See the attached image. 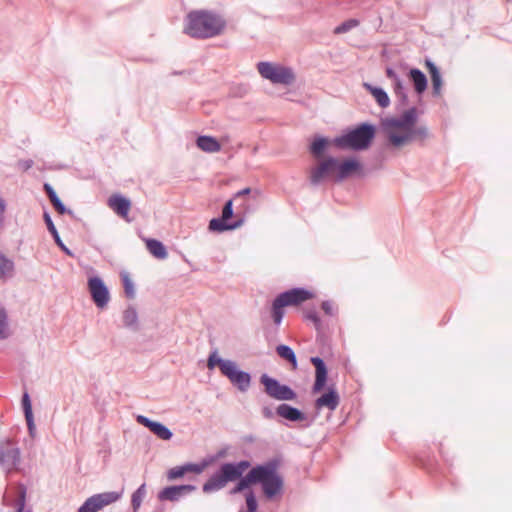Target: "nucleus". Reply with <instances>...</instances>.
I'll return each instance as SVG.
<instances>
[{
	"label": "nucleus",
	"instance_id": "nucleus-13",
	"mask_svg": "<svg viewBox=\"0 0 512 512\" xmlns=\"http://www.w3.org/2000/svg\"><path fill=\"white\" fill-rule=\"evenodd\" d=\"M314 296V293L309 290L303 288H294L281 293L277 299L279 304L282 303L286 307L299 305L307 300L314 298Z\"/></svg>",
	"mask_w": 512,
	"mask_h": 512
},
{
	"label": "nucleus",
	"instance_id": "nucleus-29",
	"mask_svg": "<svg viewBox=\"0 0 512 512\" xmlns=\"http://www.w3.org/2000/svg\"><path fill=\"white\" fill-rule=\"evenodd\" d=\"M147 250L157 259H165L167 257V250L165 246L158 240L146 239Z\"/></svg>",
	"mask_w": 512,
	"mask_h": 512
},
{
	"label": "nucleus",
	"instance_id": "nucleus-43",
	"mask_svg": "<svg viewBox=\"0 0 512 512\" xmlns=\"http://www.w3.org/2000/svg\"><path fill=\"white\" fill-rule=\"evenodd\" d=\"M22 407L25 417L33 416L32 404L28 393H24L22 397Z\"/></svg>",
	"mask_w": 512,
	"mask_h": 512
},
{
	"label": "nucleus",
	"instance_id": "nucleus-20",
	"mask_svg": "<svg viewBox=\"0 0 512 512\" xmlns=\"http://www.w3.org/2000/svg\"><path fill=\"white\" fill-rule=\"evenodd\" d=\"M408 78L412 82L417 94H422L427 88V77L417 68H411L408 72Z\"/></svg>",
	"mask_w": 512,
	"mask_h": 512
},
{
	"label": "nucleus",
	"instance_id": "nucleus-41",
	"mask_svg": "<svg viewBox=\"0 0 512 512\" xmlns=\"http://www.w3.org/2000/svg\"><path fill=\"white\" fill-rule=\"evenodd\" d=\"M358 24H359L358 20H356V19H349V20L343 22L342 24H340L339 26H337L334 29V33L335 34L346 33L348 31H350L351 29L357 27Z\"/></svg>",
	"mask_w": 512,
	"mask_h": 512
},
{
	"label": "nucleus",
	"instance_id": "nucleus-6",
	"mask_svg": "<svg viewBox=\"0 0 512 512\" xmlns=\"http://www.w3.org/2000/svg\"><path fill=\"white\" fill-rule=\"evenodd\" d=\"M256 476V483L262 485L264 495L273 499L281 495L283 490V479L277 473L273 465H261L253 468V475Z\"/></svg>",
	"mask_w": 512,
	"mask_h": 512
},
{
	"label": "nucleus",
	"instance_id": "nucleus-38",
	"mask_svg": "<svg viewBox=\"0 0 512 512\" xmlns=\"http://www.w3.org/2000/svg\"><path fill=\"white\" fill-rule=\"evenodd\" d=\"M253 475V468L248 472V474L243 477L236 487L233 489L232 493H238L249 487L251 484L256 483V476Z\"/></svg>",
	"mask_w": 512,
	"mask_h": 512
},
{
	"label": "nucleus",
	"instance_id": "nucleus-50",
	"mask_svg": "<svg viewBox=\"0 0 512 512\" xmlns=\"http://www.w3.org/2000/svg\"><path fill=\"white\" fill-rule=\"evenodd\" d=\"M249 193H250V188H245V189H243V190L239 191V192L236 194V196H237V197H238V196H243V195H247V194H249Z\"/></svg>",
	"mask_w": 512,
	"mask_h": 512
},
{
	"label": "nucleus",
	"instance_id": "nucleus-15",
	"mask_svg": "<svg viewBox=\"0 0 512 512\" xmlns=\"http://www.w3.org/2000/svg\"><path fill=\"white\" fill-rule=\"evenodd\" d=\"M249 467L250 463L248 461H240L238 463L224 464L220 470L227 482H231L240 478Z\"/></svg>",
	"mask_w": 512,
	"mask_h": 512
},
{
	"label": "nucleus",
	"instance_id": "nucleus-37",
	"mask_svg": "<svg viewBox=\"0 0 512 512\" xmlns=\"http://www.w3.org/2000/svg\"><path fill=\"white\" fill-rule=\"evenodd\" d=\"M276 351L281 358L286 359L293 365L294 368H296V366H297L296 356L290 347H288L286 345H279L277 347Z\"/></svg>",
	"mask_w": 512,
	"mask_h": 512
},
{
	"label": "nucleus",
	"instance_id": "nucleus-39",
	"mask_svg": "<svg viewBox=\"0 0 512 512\" xmlns=\"http://www.w3.org/2000/svg\"><path fill=\"white\" fill-rule=\"evenodd\" d=\"M16 495L17 498L14 503L16 510L26 509V487L23 484H18L16 486Z\"/></svg>",
	"mask_w": 512,
	"mask_h": 512
},
{
	"label": "nucleus",
	"instance_id": "nucleus-18",
	"mask_svg": "<svg viewBox=\"0 0 512 512\" xmlns=\"http://www.w3.org/2000/svg\"><path fill=\"white\" fill-rule=\"evenodd\" d=\"M312 364L316 369V379L314 383V391L318 392L323 389L327 379V369L322 359L319 357L311 358Z\"/></svg>",
	"mask_w": 512,
	"mask_h": 512
},
{
	"label": "nucleus",
	"instance_id": "nucleus-3",
	"mask_svg": "<svg viewBox=\"0 0 512 512\" xmlns=\"http://www.w3.org/2000/svg\"><path fill=\"white\" fill-rule=\"evenodd\" d=\"M207 367L210 370L219 368L221 374L240 392L248 391L251 386V375L241 370L235 361L222 358L216 350L209 354Z\"/></svg>",
	"mask_w": 512,
	"mask_h": 512
},
{
	"label": "nucleus",
	"instance_id": "nucleus-19",
	"mask_svg": "<svg viewBox=\"0 0 512 512\" xmlns=\"http://www.w3.org/2000/svg\"><path fill=\"white\" fill-rule=\"evenodd\" d=\"M386 75L392 82V87L395 95L401 100L405 101L407 99V88L405 87L402 79L391 68L386 69Z\"/></svg>",
	"mask_w": 512,
	"mask_h": 512
},
{
	"label": "nucleus",
	"instance_id": "nucleus-28",
	"mask_svg": "<svg viewBox=\"0 0 512 512\" xmlns=\"http://www.w3.org/2000/svg\"><path fill=\"white\" fill-rule=\"evenodd\" d=\"M277 413L279 416L289 421H301L304 419V415L296 408H293L287 404L278 406Z\"/></svg>",
	"mask_w": 512,
	"mask_h": 512
},
{
	"label": "nucleus",
	"instance_id": "nucleus-52",
	"mask_svg": "<svg viewBox=\"0 0 512 512\" xmlns=\"http://www.w3.org/2000/svg\"><path fill=\"white\" fill-rule=\"evenodd\" d=\"M263 414L265 415V417H271V411L268 410L267 408L263 410Z\"/></svg>",
	"mask_w": 512,
	"mask_h": 512
},
{
	"label": "nucleus",
	"instance_id": "nucleus-26",
	"mask_svg": "<svg viewBox=\"0 0 512 512\" xmlns=\"http://www.w3.org/2000/svg\"><path fill=\"white\" fill-rule=\"evenodd\" d=\"M334 144L332 143V140L325 138V137H316L310 146L311 153L317 158H322V154L327 150L329 146Z\"/></svg>",
	"mask_w": 512,
	"mask_h": 512
},
{
	"label": "nucleus",
	"instance_id": "nucleus-22",
	"mask_svg": "<svg viewBox=\"0 0 512 512\" xmlns=\"http://www.w3.org/2000/svg\"><path fill=\"white\" fill-rule=\"evenodd\" d=\"M363 87L373 96L381 108H387L390 105V98L382 88L373 86L369 83H364Z\"/></svg>",
	"mask_w": 512,
	"mask_h": 512
},
{
	"label": "nucleus",
	"instance_id": "nucleus-25",
	"mask_svg": "<svg viewBox=\"0 0 512 512\" xmlns=\"http://www.w3.org/2000/svg\"><path fill=\"white\" fill-rule=\"evenodd\" d=\"M227 480L224 478L223 473L219 470L215 473L203 486V491L205 493H210L217 491L227 484Z\"/></svg>",
	"mask_w": 512,
	"mask_h": 512
},
{
	"label": "nucleus",
	"instance_id": "nucleus-30",
	"mask_svg": "<svg viewBox=\"0 0 512 512\" xmlns=\"http://www.w3.org/2000/svg\"><path fill=\"white\" fill-rule=\"evenodd\" d=\"M123 324L131 329L138 328V312L135 307L129 306L123 312Z\"/></svg>",
	"mask_w": 512,
	"mask_h": 512
},
{
	"label": "nucleus",
	"instance_id": "nucleus-9",
	"mask_svg": "<svg viewBox=\"0 0 512 512\" xmlns=\"http://www.w3.org/2000/svg\"><path fill=\"white\" fill-rule=\"evenodd\" d=\"M122 496V493L109 491L99 494H95L89 497L78 509V512H98L104 507L118 501Z\"/></svg>",
	"mask_w": 512,
	"mask_h": 512
},
{
	"label": "nucleus",
	"instance_id": "nucleus-11",
	"mask_svg": "<svg viewBox=\"0 0 512 512\" xmlns=\"http://www.w3.org/2000/svg\"><path fill=\"white\" fill-rule=\"evenodd\" d=\"M260 382L263 384L265 392L276 400H293L296 397L295 392L290 387L280 384L266 374L261 376Z\"/></svg>",
	"mask_w": 512,
	"mask_h": 512
},
{
	"label": "nucleus",
	"instance_id": "nucleus-16",
	"mask_svg": "<svg viewBox=\"0 0 512 512\" xmlns=\"http://www.w3.org/2000/svg\"><path fill=\"white\" fill-rule=\"evenodd\" d=\"M196 489L193 485L170 486L164 488L158 495L160 500L177 501L182 496L193 492Z\"/></svg>",
	"mask_w": 512,
	"mask_h": 512
},
{
	"label": "nucleus",
	"instance_id": "nucleus-36",
	"mask_svg": "<svg viewBox=\"0 0 512 512\" xmlns=\"http://www.w3.org/2000/svg\"><path fill=\"white\" fill-rule=\"evenodd\" d=\"M44 188H45V191H46L50 201L52 202L54 208L60 214H64L66 212V208L63 205V203L60 201V199L58 198V196L55 193V191L53 190V188L50 185H48V184H45Z\"/></svg>",
	"mask_w": 512,
	"mask_h": 512
},
{
	"label": "nucleus",
	"instance_id": "nucleus-2",
	"mask_svg": "<svg viewBox=\"0 0 512 512\" xmlns=\"http://www.w3.org/2000/svg\"><path fill=\"white\" fill-rule=\"evenodd\" d=\"M225 17L212 10L191 11L185 20L184 32L194 38L206 39L225 32Z\"/></svg>",
	"mask_w": 512,
	"mask_h": 512
},
{
	"label": "nucleus",
	"instance_id": "nucleus-8",
	"mask_svg": "<svg viewBox=\"0 0 512 512\" xmlns=\"http://www.w3.org/2000/svg\"><path fill=\"white\" fill-rule=\"evenodd\" d=\"M337 170V182L362 177L365 174L364 164L358 156L337 158Z\"/></svg>",
	"mask_w": 512,
	"mask_h": 512
},
{
	"label": "nucleus",
	"instance_id": "nucleus-32",
	"mask_svg": "<svg viewBox=\"0 0 512 512\" xmlns=\"http://www.w3.org/2000/svg\"><path fill=\"white\" fill-rule=\"evenodd\" d=\"M14 272V263L0 253V278H10Z\"/></svg>",
	"mask_w": 512,
	"mask_h": 512
},
{
	"label": "nucleus",
	"instance_id": "nucleus-17",
	"mask_svg": "<svg viewBox=\"0 0 512 512\" xmlns=\"http://www.w3.org/2000/svg\"><path fill=\"white\" fill-rule=\"evenodd\" d=\"M107 204L117 215L127 219L131 208V202L128 198L119 194H114L109 197Z\"/></svg>",
	"mask_w": 512,
	"mask_h": 512
},
{
	"label": "nucleus",
	"instance_id": "nucleus-4",
	"mask_svg": "<svg viewBox=\"0 0 512 512\" xmlns=\"http://www.w3.org/2000/svg\"><path fill=\"white\" fill-rule=\"evenodd\" d=\"M374 134L375 130L372 125L362 124L335 137L332 139V143L340 149L364 150L369 147Z\"/></svg>",
	"mask_w": 512,
	"mask_h": 512
},
{
	"label": "nucleus",
	"instance_id": "nucleus-7",
	"mask_svg": "<svg viewBox=\"0 0 512 512\" xmlns=\"http://www.w3.org/2000/svg\"><path fill=\"white\" fill-rule=\"evenodd\" d=\"M337 158L326 156L318 159L310 169V181L319 184L326 180L337 181Z\"/></svg>",
	"mask_w": 512,
	"mask_h": 512
},
{
	"label": "nucleus",
	"instance_id": "nucleus-34",
	"mask_svg": "<svg viewBox=\"0 0 512 512\" xmlns=\"http://www.w3.org/2000/svg\"><path fill=\"white\" fill-rule=\"evenodd\" d=\"M146 485L142 484L131 497V505L134 512H137L146 496Z\"/></svg>",
	"mask_w": 512,
	"mask_h": 512
},
{
	"label": "nucleus",
	"instance_id": "nucleus-54",
	"mask_svg": "<svg viewBox=\"0 0 512 512\" xmlns=\"http://www.w3.org/2000/svg\"><path fill=\"white\" fill-rule=\"evenodd\" d=\"M16 512H31L30 509H17Z\"/></svg>",
	"mask_w": 512,
	"mask_h": 512
},
{
	"label": "nucleus",
	"instance_id": "nucleus-35",
	"mask_svg": "<svg viewBox=\"0 0 512 512\" xmlns=\"http://www.w3.org/2000/svg\"><path fill=\"white\" fill-rule=\"evenodd\" d=\"M210 464H211V460H203L199 463H187L182 466H183L185 474H187V473L201 474Z\"/></svg>",
	"mask_w": 512,
	"mask_h": 512
},
{
	"label": "nucleus",
	"instance_id": "nucleus-31",
	"mask_svg": "<svg viewBox=\"0 0 512 512\" xmlns=\"http://www.w3.org/2000/svg\"><path fill=\"white\" fill-rule=\"evenodd\" d=\"M240 224H228L227 220L221 218H213L209 222V230L212 232H224L239 227Z\"/></svg>",
	"mask_w": 512,
	"mask_h": 512
},
{
	"label": "nucleus",
	"instance_id": "nucleus-24",
	"mask_svg": "<svg viewBox=\"0 0 512 512\" xmlns=\"http://www.w3.org/2000/svg\"><path fill=\"white\" fill-rule=\"evenodd\" d=\"M426 66H427L428 71H429L430 76H431V81H432V86H433V93L436 96H440L441 95V90H442V85H443V81H442V77H441L440 71L436 67V65L433 62H431L430 60L426 61Z\"/></svg>",
	"mask_w": 512,
	"mask_h": 512
},
{
	"label": "nucleus",
	"instance_id": "nucleus-27",
	"mask_svg": "<svg viewBox=\"0 0 512 512\" xmlns=\"http://www.w3.org/2000/svg\"><path fill=\"white\" fill-rule=\"evenodd\" d=\"M338 404H339V396L333 390H330L328 393L322 395L316 401V406L318 408L327 407L330 410L336 409Z\"/></svg>",
	"mask_w": 512,
	"mask_h": 512
},
{
	"label": "nucleus",
	"instance_id": "nucleus-53",
	"mask_svg": "<svg viewBox=\"0 0 512 512\" xmlns=\"http://www.w3.org/2000/svg\"><path fill=\"white\" fill-rule=\"evenodd\" d=\"M3 503L7 506H11L12 503H10V501L8 500V498L6 496L3 497Z\"/></svg>",
	"mask_w": 512,
	"mask_h": 512
},
{
	"label": "nucleus",
	"instance_id": "nucleus-47",
	"mask_svg": "<svg viewBox=\"0 0 512 512\" xmlns=\"http://www.w3.org/2000/svg\"><path fill=\"white\" fill-rule=\"evenodd\" d=\"M322 309L324 310V312L327 314V315H334L335 313V308H334V305L332 302L330 301H324L322 303Z\"/></svg>",
	"mask_w": 512,
	"mask_h": 512
},
{
	"label": "nucleus",
	"instance_id": "nucleus-42",
	"mask_svg": "<svg viewBox=\"0 0 512 512\" xmlns=\"http://www.w3.org/2000/svg\"><path fill=\"white\" fill-rule=\"evenodd\" d=\"M185 475L183 466H176L167 471V478L168 480H176L178 478H181Z\"/></svg>",
	"mask_w": 512,
	"mask_h": 512
},
{
	"label": "nucleus",
	"instance_id": "nucleus-23",
	"mask_svg": "<svg viewBox=\"0 0 512 512\" xmlns=\"http://www.w3.org/2000/svg\"><path fill=\"white\" fill-rule=\"evenodd\" d=\"M13 333L8 310L0 304V340L8 339Z\"/></svg>",
	"mask_w": 512,
	"mask_h": 512
},
{
	"label": "nucleus",
	"instance_id": "nucleus-48",
	"mask_svg": "<svg viewBox=\"0 0 512 512\" xmlns=\"http://www.w3.org/2000/svg\"><path fill=\"white\" fill-rule=\"evenodd\" d=\"M56 244L69 256L72 255L71 251L64 245V243L62 242L59 234L57 233L56 235L53 236Z\"/></svg>",
	"mask_w": 512,
	"mask_h": 512
},
{
	"label": "nucleus",
	"instance_id": "nucleus-5",
	"mask_svg": "<svg viewBox=\"0 0 512 512\" xmlns=\"http://www.w3.org/2000/svg\"><path fill=\"white\" fill-rule=\"evenodd\" d=\"M256 69L263 79L274 85L292 86L296 82L294 69L279 62L261 61Z\"/></svg>",
	"mask_w": 512,
	"mask_h": 512
},
{
	"label": "nucleus",
	"instance_id": "nucleus-14",
	"mask_svg": "<svg viewBox=\"0 0 512 512\" xmlns=\"http://www.w3.org/2000/svg\"><path fill=\"white\" fill-rule=\"evenodd\" d=\"M136 421L148 428L155 436L162 440H170L173 436L172 432L162 423L150 420L149 418L138 415Z\"/></svg>",
	"mask_w": 512,
	"mask_h": 512
},
{
	"label": "nucleus",
	"instance_id": "nucleus-40",
	"mask_svg": "<svg viewBox=\"0 0 512 512\" xmlns=\"http://www.w3.org/2000/svg\"><path fill=\"white\" fill-rule=\"evenodd\" d=\"M285 306L278 302V299L276 298L273 302V308H272V317H273V320L275 322V324L279 325L282 321V318H283V315H284V311H283V308Z\"/></svg>",
	"mask_w": 512,
	"mask_h": 512
},
{
	"label": "nucleus",
	"instance_id": "nucleus-44",
	"mask_svg": "<svg viewBox=\"0 0 512 512\" xmlns=\"http://www.w3.org/2000/svg\"><path fill=\"white\" fill-rule=\"evenodd\" d=\"M233 215V203L232 200L226 202L222 210V218L225 220H229Z\"/></svg>",
	"mask_w": 512,
	"mask_h": 512
},
{
	"label": "nucleus",
	"instance_id": "nucleus-33",
	"mask_svg": "<svg viewBox=\"0 0 512 512\" xmlns=\"http://www.w3.org/2000/svg\"><path fill=\"white\" fill-rule=\"evenodd\" d=\"M120 277H121V280L123 283L125 295L128 298L133 299L136 295V288H135L134 282L131 279L129 273L126 271H123V272H121Z\"/></svg>",
	"mask_w": 512,
	"mask_h": 512
},
{
	"label": "nucleus",
	"instance_id": "nucleus-51",
	"mask_svg": "<svg viewBox=\"0 0 512 512\" xmlns=\"http://www.w3.org/2000/svg\"><path fill=\"white\" fill-rule=\"evenodd\" d=\"M31 166H32V162H31V161H24V162H23V167H24L25 169H28V168H30Z\"/></svg>",
	"mask_w": 512,
	"mask_h": 512
},
{
	"label": "nucleus",
	"instance_id": "nucleus-1",
	"mask_svg": "<svg viewBox=\"0 0 512 512\" xmlns=\"http://www.w3.org/2000/svg\"><path fill=\"white\" fill-rule=\"evenodd\" d=\"M418 116L416 108H409L381 120V129L392 147L399 149L428 136L427 128L418 124Z\"/></svg>",
	"mask_w": 512,
	"mask_h": 512
},
{
	"label": "nucleus",
	"instance_id": "nucleus-12",
	"mask_svg": "<svg viewBox=\"0 0 512 512\" xmlns=\"http://www.w3.org/2000/svg\"><path fill=\"white\" fill-rule=\"evenodd\" d=\"M90 296L99 309L107 307L110 301V292L104 281L98 276H91L87 282Z\"/></svg>",
	"mask_w": 512,
	"mask_h": 512
},
{
	"label": "nucleus",
	"instance_id": "nucleus-49",
	"mask_svg": "<svg viewBox=\"0 0 512 512\" xmlns=\"http://www.w3.org/2000/svg\"><path fill=\"white\" fill-rule=\"evenodd\" d=\"M307 317H308L309 319H311V320L315 323V325H319L320 320H319V318H318V316L316 315V313H315V312H311V313H309Z\"/></svg>",
	"mask_w": 512,
	"mask_h": 512
},
{
	"label": "nucleus",
	"instance_id": "nucleus-45",
	"mask_svg": "<svg viewBox=\"0 0 512 512\" xmlns=\"http://www.w3.org/2000/svg\"><path fill=\"white\" fill-rule=\"evenodd\" d=\"M44 221L46 223L47 229L52 234V236L56 235L58 231L48 213H44Z\"/></svg>",
	"mask_w": 512,
	"mask_h": 512
},
{
	"label": "nucleus",
	"instance_id": "nucleus-46",
	"mask_svg": "<svg viewBox=\"0 0 512 512\" xmlns=\"http://www.w3.org/2000/svg\"><path fill=\"white\" fill-rule=\"evenodd\" d=\"M25 420H26V423H27L29 435L32 438H34L35 435H36V425H35V422H34V416L25 417Z\"/></svg>",
	"mask_w": 512,
	"mask_h": 512
},
{
	"label": "nucleus",
	"instance_id": "nucleus-10",
	"mask_svg": "<svg viewBox=\"0 0 512 512\" xmlns=\"http://www.w3.org/2000/svg\"><path fill=\"white\" fill-rule=\"evenodd\" d=\"M21 463L20 449L10 438L0 442V464L5 466L8 471L17 469Z\"/></svg>",
	"mask_w": 512,
	"mask_h": 512
},
{
	"label": "nucleus",
	"instance_id": "nucleus-21",
	"mask_svg": "<svg viewBox=\"0 0 512 512\" xmlns=\"http://www.w3.org/2000/svg\"><path fill=\"white\" fill-rule=\"evenodd\" d=\"M196 145L206 153H217L222 147L220 142L212 136H199L196 140Z\"/></svg>",
	"mask_w": 512,
	"mask_h": 512
}]
</instances>
